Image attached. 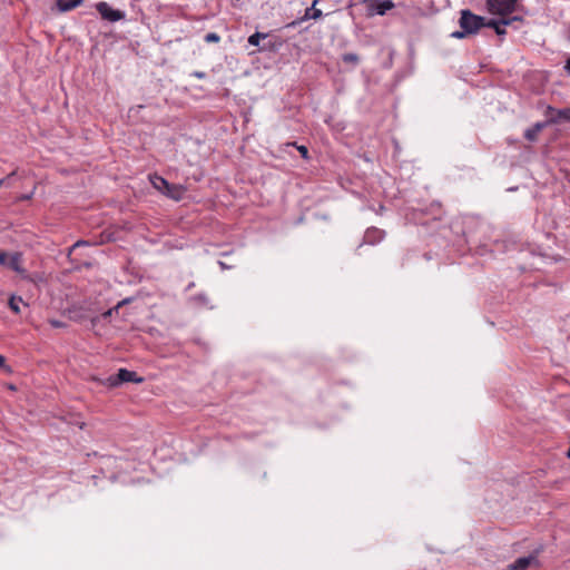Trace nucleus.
<instances>
[{
  "instance_id": "1",
  "label": "nucleus",
  "mask_w": 570,
  "mask_h": 570,
  "mask_svg": "<svg viewBox=\"0 0 570 570\" xmlns=\"http://www.w3.org/2000/svg\"><path fill=\"white\" fill-rule=\"evenodd\" d=\"M485 18L473 13L469 9L460 11L459 26L460 30L451 33L452 38L464 39L470 36L476 35L482 28H484Z\"/></svg>"
},
{
  "instance_id": "2",
  "label": "nucleus",
  "mask_w": 570,
  "mask_h": 570,
  "mask_svg": "<svg viewBox=\"0 0 570 570\" xmlns=\"http://www.w3.org/2000/svg\"><path fill=\"white\" fill-rule=\"evenodd\" d=\"M150 181L157 190L174 200H180L186 191V188L181 185L170 184L164 177L158 175L151 176Z\"/></svg>"
},
{
  "instance_id": "3",
  "label": "nucleus",
  "mask_w": 570,
  "mask_h": 570,
  "mask_svg": "<svg viewBox=\"0 0 570 570\" xmlns=\"http://www.w3.org/2000/svg\"><path fill=\"white\" fill-rule=\"evenodd\" d=\"M144 377L137 375L136 372L129 371L127 368H119L117 374L110 375L106 380V384L110 387H115L120 385L121 383L132 382V383H141Z\"/></svg>"
},
{
  "instance_id": "4",
  "label": "nucleus",
  "mask_w": 570,
  "mask_h": 570,
  "mask_svg": "<svg viewBox=\"0 0 570 570\" xmlns=\"http://www.w3.org/2000/svg\"><path fill=\"white\" fill-rule=\"evenodd\" d=\"M0 265L12 269L20 275H26L27 273V271L22 267V255L18 252L8 254L3 250H0Z\"/></svg>"
},
{
  "instance_id": "5",
  "label": "nucleus",
  "mask_w": 570,
  "mask_h": 570,
  "mask_svg": "<svg viewBox=\"0 0 570 570\" xmlns=\"http://www.w3.org/2000/svg\"><path fill=\"white\" fill-rule=\"evenodd\" d=\"M518 0H487L488 9L493 14L507 16L515 10Z\"/></svg>"
},
{
  "instance_id": "6",
  "label": "nucleus",
  "mask_w": 570,
  "mask_h": 570,
  "mask_svg": "<svg viewBox=\"0 0 570 570\" xmlns=\"http://www.w3.org/2000/svg\"><path fill=\"white\" fill-rule=\"evenodd\" d=\"M101 18L109 22H116L125 19L126 13L118 9H112L107 2L100 1L95 6Z\"/></svg>"
},
{
  "instance_id": "7",
  "label": "nucleus",
  "mask_w": 570,
  "mask_h": 570,
  "mask_svg": "<svg viewBox=\"0 0 570 570\" xmlns=\"http://www.w3.org/2000/svg\"><path fill=\"white\" fill-rule=\"evenodd\" d=\"M363 3L366 6L367 16H384L395 7L392 0H363Z\"/></svg>"
},
{
  "instance_id": "8",
  "label": "nucleus",
  "mask_w": 570,
  "mask_h": 570,
  "mask_svg": "<svg viewBox=\"0 0 570 570\" xmlns=\"http://www.w3.org/2000/svg\"><path fill=\"white\" fill-rule=\"evenodd\" d=\"M385 230L380 229L377 227H368L363 236V242L358 245V248H361L364 244L366 245H377L385 238Z\"/></svg>"
},
{
  "instance_id": "9",
  "label": "nucleus",
  "mask_w": 570,
  "mask_h": 570,
  "mask_svg": "<svg viewBox=\"0 0 570 570\" xmlns=\"http://www.w3.org/2000/svg\"><path fill=\"white\" fill-rule=\"evenodd\" d=\"M537 561L535 556H528L518 558L513 563L508 566V570H527L533 562Z\"/></svg>"
},
{
  "instance_id": "10",
  "label": "nucleus",
  "mask_w": 570,
  "mask_h": 570,
  "mask_svg": "<svg viewBox=\"0 0 570 570\" xmlns=\"http://www.w3.org/2000/svg\"><path fill=\"white\" fill-rule=\"evenodd\" d=\"M85 0H57V8L61 12L70 11L80 6Z\"/></svg>"
},
{
  "instance_id": "11",
  "label": "nucleus",
  "mask_w": 570,
  "mask_h": 570,
  "mask_svg": "<svg viewBox=\"0 0 570 570\" xmlns=\"http://www.w3.org/2000/svg\"><path fill=\"white\" fill-rule=\"evenodd\" d=\"M543 127H544V124L537 122L534 126H532L531 128H528L524 131V138L530 141L535 140L539 132L543 129Z\"/></svg>"
},
{
  "instance_id": "12",
  "label": "nucleus",
  "mask_w": 570,
  "mask_h": 570,
  "mask_svg": "<svg viewBox=\"0 0 570 570\" xmlns=\"http://www.w3.org/2000/svg\"><path fill=\"white\" fill-rule=\"evenodd\" d=\"M549 110L556 112V117H553L552 121H570V108H563V109H553L549 107Z\"/></svg>"
},
{
  "instance_id": "13",
  "label": "nucleus",
  "mask_w": 570,
  "mask_h": 570,
  "mask_svg": "<svg viewBox=\"0 0 570 570\" xmlns=\"http://www.w3.org/2000/svg\"><path fill=\"white\" fill-rule=\"evenodd\" d=\"M316 2H317V0H315L313 2V6L311 8H307L305 10V14H304L303 19H314V20H316V19L322 17V11L320 9L315 8Z\"/></svg>"
},
{
  "instance_id": "14",
  "label": "nucleus",
  "mask_w": 570,
  "mask_h": 570,
  "mask_svg": "<svg viewBox=\"0 0 570 570\" xmlns=\"http://www.w3.org/2000/svg\"><path fill=\"white\" fill-rule=\"evenodd\" d=\"M514 20H519V18L518 17H513L512 19H505V18L501 19V22L499 23V26L494 30L495 33L498 36H504L507 33L505 26L510 24Z\"/></svg>"
},
{
  "instance_id": "15",
  "label": "nucleus",
  "mask_w": 570,
  "mask_h": 570,
  "mask_svg": "<svg viewBox=\"0 0 570 570\" xmlns=\"http://www.w3.org/2000/svg\"><path fill=\"white\" fill-rule=\"evenodd\" d=\"M267 33H263V32H255L253 33L252 36L248 37V43L252 45V46H259V42L261 40L267 38Z\"/></svg>"
},
{
  "instance_id": "16",
  "label": "nucleus",
  "mask_w": 570,
  "mask_h": 570,
  "mask_svg": "<svg viewBox=\"0 0 570 570\" xmlns=\"http://www.w3.org/2000/svg\"><path fill=\"white\" fill-rule=\"evenodd\" d=\"M342 60L345 62V63H351V65H357L358 61H360V57L354 53V52H347V53H344L342 56Z\"/></svg>"
},
{
  "instance_id": "17",
  "label": "nucleus",
  "mask_w": 570,
  "mask_h": 570,
  "mask_svg": "<svg viewBox=\"0 0 570 570\" xmlns=\"http://www.w3.org/2000/svg\"><path fill=\"white\" fill-rule=\"evenodd\" d=\"M22 303V298L21 297H16V296H12L10 299H9V307L10 309L16 313V314H19L20 313V307H19V304Z\"/></svg>"
},
{
  "instance_id": "18",
  "label": "nucleus",
  "mask_w": 570,
  "mask_h": 570,
  "mask_svg": "<svg viewBox=\"0 0 570 570\" xmlns=\"http://www.w3.org/2000/svg\"><path fill=\"white\" fill-rule=\"evenodd\" d=\"M219 40H220V37L216 32H209L205 36V41L208 43L209 42H219Z\"/></svg>"
},
{
  "instance_id": "19",
  "label": "nucleus",
  "mask_w": 570,
  "mask_h": 570,
  "mask_svg": "<svg viewBox=\"0 0 570 570\" xmlns=\"http://www.w3.org/2000/svg\"><path fill=\"white\" fill-rule=\"evenodd\" d=\"M293 146H295L297 148V150L299 151V154L302 155V157L304 159H308L309 158L308 149H307L306 146H304V145L298 146V145H296V142H294Z\"/></svg>"
},
{
  "instance_id": "20",
  "label": "nucleus",
  "mask_w": 570,
  "mask_h": 570,
  "mask_svg": "<svg viewBox=\"0 0 570 570\" xmlns=\"http://www.w3.org/2000/svg\"><path fill=\"white\" fill-rule=\"evenodd\" d=\"M0 368H2L7 374L12 373V368L11 366L7 365L6 357L3 355H0Z\"/></svg>"
},
{
  "instance_id": "21",
  "label": "nucleus",
  "mask_w": 570,
  "mask_h": 570,
  "mask_svg": "<svg viewBox=\"0 0 570 570\" xmlns=\"http://www.w3.org/2000/svg\"><path fill=\"white\" fill-rule=\"evenodd\" d=\"M500 22H501V19L500 20H497V19L487 20L485 19L484 27L492 28L493 30H495V28L499 26Z\"/></svg>"
},
{
  "instance_id": "22",
  "label": "nucleus",
  "mask_w": 570,
  "mask_h": 570,
  "mask_svg": "<svg viewBox=\"0 0 570 570\" xmlns=\"http://www.w3.org/2000/svg\"><path fill=\"white\" fill-rule=\"evenodd\" d=\"M118 311H119V307H117V305H116V306H114L112 308H109L108 311L104 312V313L101 314V316H102V318H108V317H110L114 313H117Z\"/></svg>"
},
{
  "instance_id": "23",
  "label": "nucleus",
  "mask_w": 570,
  "mask_h": 570,
  "mask_svg": "<svg viewBox=\"0 0 570 570\" xmlns=\"http://www.w3.org/2000/svg\"><path fill=\"white\" fill-rule=\"evenodd\" d=\"M69 313L71 314V318L73 321H77V322H80L85 318V316L82 314H76V309H69Z\"/></svg>"
},
{
  "instance_id": "24",
  "label": "nucleus",
  "mask_w": 570,
  "mask_h": 570,
  "mask_svg": "<svg viewBox=\"0 0 570 570\" xmlns=\"http://www.w3.org/2000/svg\"><path fill=\"white\" fill-rule=\"evenodd\" d=\"M50 325L55 328H59V327H63L65 324L58 320H50L49 321Z\"/></svg>"
},
{
  "instance_id": "25",
  "label": "nucleus",
  "mask_w": 570,
  "mask_h": 570,
  "mask_svg": "<svg viewBox=\"0 0 570 570\" xmlns=\"http://www.w3.org/2000/svg\"><path fill=\"white\" fill-rule=\"evenodd\" d=\"M131 302H132V298H131V297L124 298L122 301H120V302H118V303H117V307H119V308H120L121 306L127 305V304H129V303H131Z\"/></svg>"
},
{
  "instance_id": "26",
  "label": "nucleus",
  "mask_w": 570,
  "mask_h": 570,
  "mask_svg": "<svg viewBox=\"0 0 570 570\" xmlns=\"http://www.w3.org/2000/svg\"><path fill=\"white\" fill-rule=\"evenodd\" d=\"M564 71L567 72L568 76H570V56L566 60Z\"/></svg>"
},
{
  "instance_id": "27",
  "label": "nucleus",
  "mask_w": 570,
  "mask_h": 570,
  "mask_svg": "<svg viewBox=\"0 0 570 570\" xmlns=\"http://www.w3.org/2000/svg\"><path fill=\"white\" fill-rule=\"evenodd\" d=\"M13 176H14V173H11V174H9L6 178L0 179V187H1L6 181H8L9 179H11V177H13Z\"/></svg>"
},
{
  "instance_id": "28",
  "label": "nucleus",
  "mask_w": 570,
  "mask_h": 570,
  "mask_svg": "<svg viewBox=\"0 0 570 570\" xmlns=\"http://www.w3.org/2000/svg\"><path fill=\"white\" fill-rule=\"evenodd\" d=\"M194 76H195V77H197V78H199V79H203V78L205 77V72H203V71H196V72H194Z\"/></svg>"
},
{
  "instance_id": "29",
  "label": "nucleus",
  "mask_w": 570,
  "mask_h": 570,
  "mask_svg": "<svg viewBox=\"0 0 570 570\" xmlns=\"http://www.w3.org/2000/svg\"><path fill=\"white\" fill-rule=\"evenodd\" d=\"M87 243L85 240H78L77 243L73 244L72 248H76L78 246H81V245H86Z\"/></svg>"
},
{
  "instance_id": "30",
  "label": "nucleus",
  "mask_w": 570,
  "mask_h": 570,
  "mask_svg": "<svg viewBox=\"0 0 570 570\" xmlns=\"http://www.w3.org/2000/svg\"><path fill=\"white\" fill-rule=\"evenodd\" d=\"M568 458H570V449L568 450V453H567Z\"/></svg>"
}]
</instances>
